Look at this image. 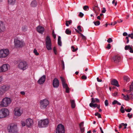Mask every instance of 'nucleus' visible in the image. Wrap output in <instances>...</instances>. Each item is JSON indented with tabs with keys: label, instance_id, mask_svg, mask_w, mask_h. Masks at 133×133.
Returning a JSON list of instances; mask_svg holds the SVG:
<instances>
[{
	"label": "nucleus",
	"instance_id": "f257e3e1",
	"mask_svg": "<svg viewBox=\"0 0 133 133\" xmlns=\"http://www.w3.org/2000/svg\"><path fill=\"white\" fill-rule=\"evenodd\" d=\"M11 100L9 97H5L0 102V107H6L11 103Z\"/></svg>",
	"mask_w": 133,
	"mask_h": 133
},
{
	"label": "nucleus",
	"instance_id": "f03ea898",
	"mask_svg": "<svg viewBox=\"0 0 133 133\" xmlns=\"http://www.w3.org/2000/svg\"><path fill=\"white\" fill-rule=\"evenodd\" d=\"M14 43L15 46L17 48H22L25 44V42L23 40L18 38L15 39Z\"/></svg>",
	"mask_w": 133,
	"mask_h": 133
},
{
	"label": "nucleus",
	"instance_id": "7ed1b4c3",
	"mask_svg": "<svg viewBox=\"0 0 133 133\" xmlns=\"http://www.w3.org/2000/svg\"><path fill=\"white\" fill-rule=\"evenodd\" d=\"M49 121L48 119H45L40 120L38 122V125L39 127L45 128L48 126Z\"/></svg>",
	"mask_w": 133,
	"mask_h": 133
},
{
	"label": "nucleus",
	"instance_id": "20e7f679",
	"mask_svg": "<svg viewBox=\"0 0 133 133\" xmlns=\"http://www.w3.org/2000/svg\"><path fill=\"white\" fill-rule=\"evenodd\" d=\"M8 130L9 133H17V125L15 124H12L8 127Z\"/></svg>",
	"mask_w": 133,
	"mask_h": 133
},
{
	"label": "nucleus",
	"instance_id": "39448f33",
	"mask_svg": "<svg viewBox=\"0 0 133 133\" xmlns=\"http://www.w3.org/2000/svg\"><path fill=\"white\" fill-rule=\"evenodd\" d=\"M9 110L6 108H3L0 110V118H4L9 115Z\"/></svg>",
	"mask_w": 133,
	"mask_h": 133
},
{
	"label": "nucleus",
	"instance_id": "423d86ee",
	"mask_svg": "<svg viewBox=\"0 0 133 133\" xmlns=\"http://www.w3.org/2000/svg\"><path fill=\"white\" fill-rule=\"evenodd\" d=\"M9 51L8 49H3L0 50V58L6 57L9 54Z\"/></svg>",
	"mask_w": 133,
	"mask_h": 133
},
{
	"label": "nucleus",
	"instance_id": "0eeeda50",
	"mask_svg": "<svg viewBox=\"0 0 133 133\" xmlns=\"http://www.w3.org/2000/svg\"><path fill=\"white\" fill-rule=\"evenodd\" d=\"M49 101L46 99H43L40 101V106L41 109H44L49 105Z\"/></svg>",
	"mask_w": 133,
	"mask_h": 133
},
{
	"label": "nucleus",
	"instance_id": "6e6552de",
	"mask_svg": "<svg viewBox=\"0 0 133 133\" xmlns=\"http://www.w3.org/2000/svg\"><path fill=\"white\" fill-rule=\"evenodd\" d=\"M45 41L46 48L48 50H51L52 49L51 41L49 36H48L46 37Z\"/></svg>",
	"mask_w": 133,
	"mask_h": 133
},
{
	"label": "nucleus",
	"instance_id": "1a4fd4ad",
	"mask_svg": "<svg viewBox=\"0 0 133 133\" xmlns=\"http://www.w3.org/2000/svg\"><path fill=\"white\" fill-rule=\"evenodd\" d=\"M65 131L64 126L62 124H60L57 126L56 133H64Z\"/></svg>",
	"mask_w": 133,
	"mask_h": 133
},
{
	"label": "nucleus",
	"instance_id": "9d476101",
	"mask_svg": "<svg viewBox=\"0 0 133 133\" xmlns=\"http://www.w3.org/2000/svg\"><path fill=\"white\" fill-rule=\"evenodd\" d=\"M10 67V65L7 64H4L0 67V72H5L8 71Z\"/></svg>",
	"mask_w": 133,
	"mask_h": 133
},
{
	"label": "nucleus",
	"instance_id": "9b49d317",
	"mask_svg": "<svg viewBox=\"0 0 133 133\" xmlns=\"http://www.w3.org/2000/svg\"><path fill=\"white\" fill-rule=\"evenodd\" d=\"M19 68L23 70L26 69L28 67V65L25 62H21L18 65Z\"/></svg>",
	"mask_w": 133,
	"mask_h": 133
},
{
	"label": "nucleus",
	"instance_id": "f8f14e48",
	"mask_svg": "<svg viewBox=\"0 0 133 133\" xmlns=\"http://www.w3.org/2000/svg\"><path fill=\"white\" fill-rule=\"evenodd\" d=\"M60 78L62 81L63 87L65 89L66 92L67 93H69L70 89L67 84L65 83L64 80L62 77H60Z\"/></svg>",
	"mask_w": 133,
	"mask_h": 133
},
{
	"label": "nucleus",
	"instance_id": "ddd939ff",
	"mask_svg": "<svg viewBox=\"0 0 133 133\" xmlns=\"http://www.w3.org/2000/svg\"><path fill=\"white\" fill-rule=\"evenodd\" d=\"M15 115L17 116H20L23 113V111L18 107L16 108L14 110Z\"/></svg>",
	"mask_w": 133,
	"mask_h": 133
},
{
	"label": "nucleus",
	"instance_id": "4468645a",
	"mask_svg": "<svg viewBox=\"0 0 133 133\" xmlns=\"http://www.w3.org/2000/svg\"><path fill=\"white\" fill-rule=\"evenodd\" d=\"M26 126L28 127H31L33 124V121L32 119L30 118H28L25 121Z\"/></svg>",
	"mask_w": 133,
	"mask_h": 133
},
{
	"label": "nucleus",
	"instance_id": "2eb2a0df",
	"mask_svg": "<svg viewBox=\"0 0 133 133\" xmlns=\"http://www.w3.org/2000/svg\"><path fill=\"white\" fill-rule=\"evenodd\" d=\"M45 75H43L37 81L38 83L40 85L43 84L45 81Z\"/></svg>",
	"mask_w": 133,
	"mask_h": 133
},
{
	"label": "nucleus",
	"instance_id": "dca6fc26",
	"mask_svg": "<svg viewBox=\"0 0 133 133\" xmlns=\"http://www.w3.org/2000/svg\"><path fill=\"white\" fill-rule=\"evenodd\" d=\"M10 88V86L7 85H3L1 86V89L2 91L4 94L6 91H8Z\"/></svg>",
	"mask_w": 133,
	"mask_h": 133
},
{
	"label": "nucleus",
	"instance_id": "f3484780",
	"mask_svg": "<svg viewBox=\"0 0 133 133\" xmlns=\"http://www.w3.org/2000/svg\"><path fill=\"white\" fill-rule=\"evenodd\" d=\"M5 25L3 22L0 21V32H2L5 30Z\"/></svg>",
	"mask_w": 133,
	"mask_h": 133
},
{
	"label": "nucleus",
	"instance_id": "a211bd4d",
	"mask_svg": "<svg viewBox=\"0 0 133 133\" xmlns=\"http://www.w3.org/2000/svg\"><path fill=\"white\" fill-rule=\"evenodd\" d=\"M52 84L54 88H57L59 86V82L58 79L56 78L54 79Z\"/></svg>",
	"mask_w": 133,
	"mask_h": 133
},
{
	"label": "nucleus",
	"instance_id": "6ab92c4d",
	"mask_svg": "<svg viewBox=\"0 0 133 133\" xmlns=\"http://www.w3.org/2000/svg\"><path fill=\"white\" fill-rule=\"evenodd\" d=\"M122 95L123 96V97L124 99L126 101H128L130 99H133V97L132 96H131V94H130L129 95H125L123 94H122Z\"/></svg>",
	"mask_w": 133,
	"mask_h": 133
},
{
	"label": "nucleus",
	"instance_id": "aec40b11",
	"mask_svg": "<svg viewBox=\"0 0 133 133\" xmlns=\"http://www.w3.org/2000/svg\"><path fill=\"white\" fill-rule=\"evenodd\" d=\"M121 58L120 56H115L112 58V59L114 62L116 63H117L119 62Z\"/></svg>",
	"mask_w": 133,
	"mask_h": 133
},
{
	"label": "nucleus",
	"instance_id": "412c9836",
	"mask_svg": "<svg viewBox=\"0 0 133 133\" xmlns=\"http://www.w3.org/2000/svg\"><path fill=\"white\" fill-rule=\"evenodd\" d=\"M37 31L39 33L42 34L44 30V28L43 27L40 26H38L37 29Z\"/></svg>",
	"mask_w": 133,
	"mask_h": 133
},
{
	"label": "nucleus",
	"instance_id": "4be33fe9",
	"mask_svg": "<svg viewBox=\"0 0 133 133\" xmlns=\"http://www.w3.org/2000/svg\"><path fill=\"white\" fill-rule=\"evenodd\" d=\"M111 84L112 85H114L117 87H118L119 86L118 81L115 79H114L112 80Z\"/></svg>",
	"mask_w": 133,
	"mask_h": 133
},
{
	"label": "nucleus",
	"instance_id": "5701e85b",
	"mask_svg": "<svg viewBox=\"0 0 133 133\" xmlns=\"http://www.w3.org/2000/svg\"><path fill=\"white\" fill-rule=\"evenodd\" d=\"M16 0H8V3L9 5H13L16 3Z\"/></svg>",
	"mask_w": 133,
	"mask_h": 133
},
{
	"label": "nucleus",
	"instance_id": "b1692460",
	"mask_svg": "<svg viewBox=\"0 0 133 133\" xmlns=\"http://www.w3.org/2000/svg\"><path fill=\"white\" fill-rule=\"evenodd\" d=\"M37 4L36 1L34 0L31 2L30 4V5L32 7H34L37 6Z\"/></svg>",
	"mask_w": 133,
	"mask_h": 133
},
{
	"label": "nucleus",
	"instance_id": "393cba45",
	"mask_svg": "<svg viewBox=\"0 0 133 133\" xmlns=\"http://www.w3.org/2000/svg\"><path fill=\"white\" fill-rule=\"evenodd\" d=\"M71 107L72 108H74L76 106L74 100H71L70 101Z\"/></svg>",
	"mask_w": 133,
	"mask_h": 133
},
{
	"label": "nucleus",
	"instance_id": "a878e982",
	"mask_svg": "<svg viewBox=\"0 0 133 133\" xmlns=\"http://www.w3.org/2000/svg\"><path fill=\"white\" fill-rule=\"evenodd\" d=\"M58 44L60 46H62V42L61 41V37L60 36H58Z\"/></svg>",
	"mask_w": 133,
	"mask_h": 133
},
{
	"label": "nucleus",
	"instance_id": "bb28decb",
	"mask_svg": "<svg viewBox=\"0 0 133 133\" xmlns=\"http://www.w3.org/2000/svg\"><path fill=\"white\" fill-rule=\"evenodd\" d=\"M89 106L91 107H94L95 108L97 107V104H94L92 103H90L89 104Z\"/></svg>",
	"mask_w": 133,
	"mask_h": 133
},
{
	"label": "nucleus",
	"instance_id": "cd10ccee",
	"mask_svg": "<svg viewBox=\"0 0 133 133\" xmlns=\"http://www.w3.org/2000/svg\"><path fill=\"white\" fill-rule=\"evenodd\" d=\"M22 30L23 31L25 32L27 30V27L26 26H23L22 28Z\"/></svg>",
	"mask_w": 133,
	"mask_h": 133
},
{
	"label": "nucleus",
	"instance_id": "c85d7f7f",
	"mask_svg": "<svg viewBox=\"0 0 133 133\" xmlns=\"http://www.w3.org/2000/svg\"><path fill=\"white\" fill-rule=\"evenodd\" d=\"M65 32L68 35H70L71 33V31L70 30L68 29H67L65 31Z\"/></svg>",
	"mask_w": 133,
	"mask_h": 133
},
{
	"label": "nucleus",
	"instance_id": "c756f323",
	"mask_svg": "<svg viewBox=\"0 0 133 133\" xmlns=\"http://www.w3.org/2000/svg\"><path fill=\"white\" fill-rule=\"evenodd\" d=\"M72 22V21L71 20H70L68 21H66L65 25L66 26H69V24H70Z\"/></svg>",
	"mask_w": 133,
	"mask_h": 133
},
{
	"label": "nucleus",
	"instance_id": "7c9ffc66",
	"mask_svg": "<svg viewBox=\"0 0 133 133\" xmlns=\"http://www.w3.org/2000/svg\"><path fill=\"white\" fill-rule=\"evenodd\" d=\"M133 90V86L132 85H130V89L129 90H128V93H129L131 91Z\"/></svg>",
	"mask_w": 133,
	"mask_h": 133
},
{
	"label": "nucleus",
	"instance_id": "2f4dec72",
	"mask_svg": "<svg viewBox=\"0 0 133 133\" xmlns=\"http://www.w3.org/2000/svg\"><path fill=\"white\" fill-rule=\"evenodd\" d=\"M93 23L96 26L99 25L100 24V22L99 21H97L96 22H94Z\"/></svg>",
	"mask_w": 133,
	"mask_h": 133
},
{
	"label": "nucleus",
	"instance_id": "473e14b6",
	"mask_svg": "<svg viewBox=\"0 0 133 133\" xmlns=\"http://www.w3.org/2000/svg\"><path fill=\"white\" fill-rule=\"evenodd\" d=\"M131 48V47L130 45H126L125 46V50H129Z\"/></svg>",
	"mask_w": 133,
	"mask_h": 133
},
{
	"label": "nucleus",
	"instance_id": "72a5a7b5",
	"mask_svg": "<svg viewBox=\"0 0 133 133\" xmlns=\"http://www.w3.org/2000/svg\"><path fill=\"white\" fill-rule=\"evenodd\" d=\"M34 53L36 55L38 56L39 55V53L37 52V50L36 49L34 50Z\"/></svg>",
	"mask_w": 133,
	"mask_h": 133
},
{
	"label": "nucleus",
	"instance_id": "f704fd0d",
	"mask_svg": "<svg viewBox=\"0 0 133 133\" xmlns=\"http://www.w3.org/2000/svg\"><path fill=\"white\" fill-rule=\"evenodd\" d=\"M79 34L81 35L82 38L83 39L85 40L86 39V37L84 36L82 33H79Z\"/></svg>",
	"mask_w": 133,
	"mask_h": 133
},
{
	"label": "nucleus",
	"instance_id": "c9c22d12",
	"mask_svg": "<svg viewBox=\"0 0 133 133\" xmlns=\"http://www.w3.org/2000/svg\"><path fill=\"white\" fill-rule=\"evenodd\" d=\"M120 110L122 113H124L125 112V110L124 108L122 106H121Z\"/></svg>",
	"mask_w": 133,
	"mask_h": 133
},
{
	"label": "nucleus",
	"instance_id": "e433bc0d",
	"mask_svg": "<svg viewBox=\"0 0 133 133\" xmlns=\"http://www.w3.org/2000/svg\"><path fill=\"white\" fill-rule=\"evenodd\" d=\"M124 79L126 81H128L129 80V79L127 76H125L124 77Z\"/></svg>",
	"mask_w": 133,
	"mask_h": 133
},
{
	"label": "nucleus",
	"instance_id": "4c0bfd02",
	"mask_svg": "<svg viewBox=\"0 0 133 133\" xmlns=\"http://www.w3.org/2000/svg\"><path fill=\"white\" fill-rule=\"evenodd\" d=\"M95 115L98 116V118H101V114L98 112H96L95 114Z\"/></svg>",
	"mask_w": 133,
	"mask_h": 133
},
{
	"label": "nucleus",
	"instance_id": "58836bf2",
	"mask_svg": "<svg viewBox=\"0 0 133 133\" xmlns=\"http://www.w3.org/2000/svg\"><path fill=\"white\" fill-rule=\"evenodd\" d=\"M104 103L105 105L106 106H108V100L107 99H106L104 101Z\"/></svg>",
	"mask_w": 133,
	"mask_h": 133
},
{
	"label": "nucleus",
	"instance_id": "ea45409f",
	"mask_svg": "<svg viewBox=\"0 0 133 133\" xmlns=\"http://www.w3.org/2000/svg\"><path fill=\"white\" fill-rule=\"evenodd\" d=\"M21 124L23 126H25L26 125V122H25L23 121H22L21 122Z\"/></svg>",
	"mask_w": 133,
	"mask_h": 133
},
{
	"label": "nucleus",
	"instance_id": "a19ab883",
	"mask_svg": "<svg viewBox=\"0 0 133 133\" xmlns=\"http://www.w3.org/2000/svg\"><path fill=\"white\" fill-rule=\"evenodd\" d=\"M71 48L72 49V50L73 52L75 51L76 50H77V48L75 49L74 48V47L73 46H72L71 47Z\"/></svg>",
	"mask_w": 133,
	"mask_h": 133
},
{
	"label": "nucleus",
	"instance_id": "79ce46f5",
	"mask_svg": "<svg viewBox=\"0 0 133 133\" xmlns=\"http://www.w3.org/2000/svg\"><path fill=\"white\" fill-rule=\"evenodd\" d=\"M84 122H81L79 124V127L80 128L83 127L84 125Z\"/></svg>",
	"mask_w": 133,
	"mask_h": 133
},
{
	"label": "nucleus",
	"instance_id": "37998d69",
	"mask_svg": "<svg viewBox=\"0 0 133 133\" xmlns=\"http://www.w3.org/2000/svg\"><path fill=\"white\" fill-rule=\"evenodd\" d=\"M107 41L109 43H110L112 42V40L111 38H109L107 40Z\"/></svg>",
	"mask_w": 133,
	"mask_h": 133
},
{
	"label": "nucleus",
	"instance_id": "c03bdc74",
	"mask_svg": "<svg viewBox=\"0 0 133 133\" xmlns=\"http://www.w3.org/2000/svg\"><path fill=\"white\" fill-rule=\"evenodd\" d=\"M81 131V132H83L84 131V128L83 127H82L80 128Z\"/></svg>",
	"mask_w": 133,
	"mask_h": 133
},
{
	"label": "nucleus",
	"instance_id": "a18cd8bd",
	"mask_svg": "<svg viewBox=\"0 0 133 133\" xmlns=\"http://www.w3.org/2000/svg\"><path fill=\"white\" fill-rule=\"evenodd\" d=\"M77 28L79 31L82 32V30L81 29V26L80 25H78L77 27Z\"/></svg>",
	"mask_w": 133,
	"mask_h": 133
},
{
	"label": "nucleus",
	"instance_id": "49530a36",
	"mask_svg": "<svg viewBox=\"0 0 133 133\" xmlns=\"http://www.w3.org/2000/svg\"><path fill=\"white\" fill-rule=\"evenodd\" d=\"M53 50L55 54V55H57V52L55 47H54Z\"/></svg>",
	"mask_w": 133,
	"mask_h": 133
},
{
	"label": "nucleus",
	"instance_id": "de8ad7c7",
	"mask_svg": "<svg viewBox=\"0 0 133 133\" xmlns=\"http://www.w3.org/2000/svg\"><path fill=\"white\" fill-rule=\"evenodd\" d=\"M111 48V45L110 44H108L107 46L106 47V48L108 49H110Z\"/></svg>",
	"mask_w": 133,
	"mask_h": 133
},
{
	"label": "nucleus",
	"instance_id": "09e8293b",
	"mask_svg": "<svg viewBox=\"0 0 133 133\" xmlns=\"http://www.w3.org/2000/svg\"><path fill=\"white\" fill-rule=\"evenodd\" d=\"M89 8V7L87 5L84 6L83 7V9L85 10H86L87 9Z\"/></svg>",
	"mask_w": 133,
	"mask_h": 133
},
{
	"label": "nucleus",
	"instance_id": "8fccbe9b",
	"mask_svg": "<svg viewBox=\"0 0 133 133\" xmlns=\"http://www.w3.org/2000/svg\"><path fill=\"white\" fill-rule=\"evenodd\" d=\"M131 109H132L131 108H130L128 109H125V110L126 111L128 112H129L131 111Z\"/></svg>",
	"mask_w": 133,
	"mask_h": 133
},
{
	"label": "nucleus",
	"instance_id": "3c124183",
	"mask_svg": "<svg viewBox=\"0 0 133 133\" xmlns=\"http://www.w3.org/2000/svg\"><path fill=\"white\" fill-rule=\"evenodd\" d=\"M52 35L53 36V37L54 38H56V35L55 34L54 30L52 31Z\"/></svg>",
	"mask_w": 133,
	"mask_h": 133
},
{
	"label": "nucleus",
	"instance_id": "603ef678",
	"mask_svg": "<svg viewBox=\"0 0 133 133\" xmlns=\"http://www.w3.org/2000/svg\"><path fill=\"white\" fill-rule=\"evenodd\" d=\"M122 125H123V126H124V129H126L127 128V124L126 123L124 124V123H122Z\"/></svg>",
	"mask_w": 133,
	"mask_h": 133
},
{
	"label": "nucleus",
	"instance_id": "864d4df0",
	"mask_svg": "<svg viewBox=\"0 0 133 133\" xmlns=\"http://www.w3.org/2000/svg\"><path fill=\"white\" fill-rule=\"evenodd\" d=\"M83 15H84V14L81 12H80L79 13V16L81 17H83Z\"/></svg>",
	"mask_w": 133,
	"mask_h": 133
},
{
	"label": "nucleus",
	"instance_id": "5fc2aeb1",
	"mask_svg": "<svg viewBox=\"0 0 133 133\" xmlns=\"http://www.w3.org/2000/svg\"><path fill=\"white\" fill-rule=\"evenodd\" d=\"M127 116L129 118H132V115L130 114V113H129L128 114Z\"/></svg>",
	"mask_w": 133,
	"mask_h": 133
},
{
	"label": "nucleus",
	"instance_id": "6e6d98bb",
	"mask_svg": "<svg viewBox=\"0 0 133 133\" xmlns=\"http://www.w3.org/2000/svg\"><path fill=\"white\" fill-rule=\"evenodd\" d=\"M117 102L118 101H117L115 100L112 102V103L113 105H114L117 103Z\"/></svg>",
	"mask_w": 133,
	"mask_h": 133
},
{
	"label": "nucleus",
	"instance_id": "4d7b16f0",
	"mask_svg": "<svg viewBox=\"0 0 133 133\" xmlns=\"http://www.w3.org/2000/svg\"><path fill=\"white\" fill-rule=\"evenodd\" d=\"M91 103H93L95 102H96L95 100L94 99V98H91Z\"/></svg>",
	"mask_w": 133,
	"mask_h": 133
},
{
	"label": "nucleus",
	"instance_id": "13d9d810",
	"mask_svg": "<svg viewBox=\"0 0 133 133\" xmlns=\"http://www.w3.org/2000/svg\"><path fill=\"white\" fill-rule=\"evenodd\" d=\"M106 11V10L105 8H103V10L102 11V12L104 13Z\"/></svg>",
	"mask_w": 133,
	"mask_h": 133
},
{
	"label": "nucleus",
	"instance_id": "bf43d9fd",
	"mask_svg": "<svg viewBox=\"0 0 133 133\" xmlns=\"http://www.w3.org/2000/svg\"><path fill=\"white\" fill-rule=\"evenodd\" d=\"M3 80V77L2 76H0V83H1Z\"/></svg>",
	"mask_w": 133,
	"mask_h": 133
},
{
	"label": "nucleus",
	"instance_id": "052dcab7",
	"mask_svg": "<svg viewBox=\"0 0 133 133\" xmlns=\"http://www.w3.org/2000/svg\"><path fill=\"white\" fill-rule=\"evenodd\" d=\"M115 2V0H113L112 1V4H114V3H115V6H116L117 5V2Z\"/></svg>",
	"mask_w": 133,
	"mask_h": 133
},
{
	"label": "nucleus",
	"instance_id": "680f3d73",
	"mask_svg": "<svg viewBox=\"0 0 133 133\" xmlns=\"http://www.w3.org/2000/svg\"><path fill=\"white\" fill-rule=\"evenodd\" d=\"M126 39H127V43H128L129 42V39L128 37L127 36L126 37Z\"/></svg>",
	"mask_w": 133,
	"mask_h": 133
},
{
	"label": "nucleus",
	"instance_id": "e2e57ef3",
	"mask_svg": "<svg viewBox=\"0 0 133 133\" xmlns=\"http://www.w3.org/2000/svg\"><path fill=\"white\" fill-rule=\"evenodd\" d=\"M117 95V92H115L113 94L112 96H116Z\"/></svg>",
	"mask_w": 133,
	"mask_h": 133
},
{
	"label": "nucleus",
	"instance_id": "0e129e2a",
	"mask_svg": "<svg viewBox=\"0 0 133 133\" xmlns=\"http://www.w3.org/2000/svg\"><path fill=\"white\" fill-rule=\"evenodd\" d=\"M82 79H86L87 78V77L84 75H83L82 76Z\"/></svg>",
	"mask_w": 133,
	"mask_h": 133
},
{
	"label": "nucleus",
	"instance_id": "69168bd1",
	"mask_svg": "<svg viewBox=\"0 0 133 133\" xmlns=\"http://www.w3.org/2000/svg\"><path fill=\"white\" fill-rule=\"evenodd\" d=\"M128 35V34L126 32H124L123 33V35L124 36H127Z\"/></svg>",
	"mask_w": 133,
	"mask_h": 133
},
{
	"label": "nucleus",
	"instance_id": "338daca9",
	"mask_svg": "<svg viewBox=\"0 0 133 133\" xmlns=\"http://www.w3.org/2000/svg\"><path fill=\"white\" fill-rule=\"evenodd\" d=\"M4 94V93L1 90H0V96H2Z\"/></svg>",
	"mask_w": 133,
	"mask_h": 133
},
{
	"label": "nucleus",
	"instance_id": "774afa93",
	"mask_svg": "<svg viewBox=\"0 0 133 133\" xmlns=\"http://www.w3.org/2000/svg\"><path fill=\"white\" fill-rule=\"evenodd\" d=\"M97 79L98 82H101L102 81V80L101 79H99L98 77H97Z\"/></svg>",
	"mask_w": 133,
	"mask_h": 133
}]
</instances>
